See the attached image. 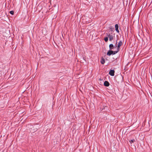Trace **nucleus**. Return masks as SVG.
Returning <instances> with one entry per match:
<instances>
[{"label": "nucleus", "mask_w": 152, "mask_h": 152, "mask_svg": "<svg viewBox=\"0 0 152 152\" xmlns=\"http://www.w3.org/2000/svg\"><path fill=\"white\" fill-rule=\"evenodd\" d=\"M113 50H109L107 53V55L108 56H110L113 54Z\"/></svg>", "instance_id": "4"}, {"label": "nucleus", "mask_w": 152, "mask_h": 152, "mask_svg": "<svg viewBox=\"0 0 152 152\" xmlns=\"http://www.w3.org/2000/svg\"><path fill=\"white\" fill-rule=\"evenodd\" d=\"M134 141H135L134 139H132V140H131L130 141V142L131 143H132Z\"/></svg>", "instance_id": "13"}, {"label": "nucleus", "mask_w": 152, "mask_h": 152, "mask_svg": "<svg viewBox=\"0 0 152 152\" xmlns=\"http://www.w3.org/2000/svg\"><path fill=\"white\" fill-rule=\"evenodd\" d=\"M115 30H116V31L118 33H119V30L118 29V24H116L115 25Z\"/></svg>", "instance_id": "6"}, {"label": "nucleus", "mask_w": 152, "mask_h": 152, "mask_svg": "<svg viewBox=\"0 0 152 152\" xmlns=\"http://www.w3.org/2000/svg\"><path fill=\"white\" fill-rule=\"evenodd\" d=\"M10 13L12 15H13L14 14V11H10Z\"/></svg>", "instance_id": "12"}, {"label": "nucleus", "mask_w": 152, "mask_h": 152, "mask_svg": "<svg viewBox=\"0 0 152 152\" xmlns=\"http://www.w3.org/2000/svg\"><path fill=\"white\" fill-rule=\"evenodd\" d=\"M123 43L121 41H120L117 45V49L119 50L120 47L122 45Z\"/></svg>", "instance_id": "3"}, {"label": "nucleus", "mask_w": 152, "mask_h": 152, "mask_svg": "<svg viewBox=\"0 0 152 152\" xmlns=\"http://www.w3.org/2000/svg\"><path fill=\"white\" fill-rule=\"evenodd\" d=\"M107 35L108 36L109 38V40L110 41H112L113 39L114 36L112 35H110V34H107Z\"/></svg>", "instance_id": "1"}, {"label": "nucleus", "mask_w": 152, "mask_h": 152, "mask_svg": "<svg viewBox=\"0 0 152 152\" xmlns=\"http://www.w3.org/2000/svg\"><path fill=\"white\" fill-rule=\"evenodd\" d=\"M104 86H105L108 87L110 85V83L108 81H104Z\"/></svg>", "instance_id": "5"}, {"label": "nucleus", "mask_w": 152, "mask_h": 152, "mask_svg": "<svg viewBox=\"0 0 152 152\" xmlns=\"http://www.w3.org/2000/svg\"><path fill=\"white\" fill-rule=\"evenodd\" d=\"M111 29H112V27H111L110 28Z\"/></svg>", "instance_id": "14"}, {"label": "nucleus", "mask_w": 152, "mask_h": 152, "mask_svg": "<svg viewBox=\"0 0 152 152\" xmlns=\"http://www.w3.org/2000/svg\"><path fill=\"white\" fill-rule=\"evenodd\" d=\"M104 40L105 42H107L108 41V37H105L104 39Z\"/></svg>", "instance_id": "10"}, {"label": "nucleus", "mask_w": 152, "mask_h": 152, "mask_svg": "<svg viewBox=\"0 0 152 152\" xmlns=\"http://www.w3.org/2000/svg\"><path fill=\"white\" fill-rule=\"evenodd\" d=\"M115 71L113 69H111L109 72V74L111 76H114V75Z\"/></svg>", "instance_id": "2"}, {"label": "nucleus", "mask_w": 152, "mask_h": 152, "mask_svg": "<svg viewBox=\"0 0 152 152\" xmlns=\"http://www.w3.org/2000/svg\"><path fill=\"white\" fill-rule=\"evenodd\" d=\"M101 63L102 64H104L105 63L104 59L102 58L101 61Z\"/></svg>", "instance_id": "9"}, {"label": "nucleus", "mask_w": 152, "mask_h": 152, "mask_svg": "<svg viewBox=\"0 0 152 152\" xmlns=\"http://www.w3.org/2000/svg\"><path fill=\"white\" fill-rule=\"evenodd\" d=\"M117 51H113V52L112 55H114V54H116V53H117L118 52H119V50L118 49H117Z\"/></svg>", "instance_id": "8"}, {"label": "nucleus", "mask_w": 152, "mask_h": 152, "mask_svg": "<svg viewBox=\"0 0 152 152\" xmlns=\"http://www.w3.org/2000/svg\"><path fill=\"white\" fill-rule=\"evenodd\" d=\"M117 40L116 41V42L115 43V45L114 46V47H115V48H117Z\"/></svg>", "instance_id": "11"}, {"label": "nucleus", "mask_w": 152, "mask_h": 152, "mask_svg": "<svg viewBox=\"0 0 152 152\" xmlns=\"http://www.w3.org/2000/svg\"><path fill=\"white\" fill-rule=\"evenodd\" d=\"M110 50H112L114 48V45L113 44H110L109 45Z\"/></svg>", "instance_id": "7"}]
</instances>
